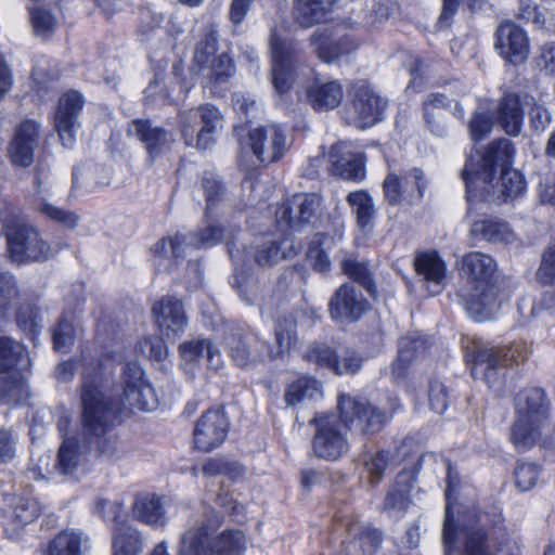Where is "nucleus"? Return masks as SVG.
<instances>
[{
	"mask_svg": "<svg viewBox=\"0 0 555 555\" xmlns=\"http://www.w3.org/2000/svg\"><path fill=\"white\" fill-rule=\"evenodd\" d=\"M208 79V87L216 92L219 85L224 83L234 74V64L227 54L218 55L206 68L202 69Z\"/></svg>",
	"mask_w": 555,
	"mask_h": 555,
	"instance_id": "09e8293b",
	"label": "nucleus"
},
{
	"mask_svg": "<svg viewBox=\"0 0 555 555\" xmlns=\"http://www.w3.org/2000/svg\"><path fill=\"white\" fill-rule=\"evenodd\" d=\"M311 44L319 57L326 63L334 62L358 48L357 42L351 37L334 36L328 30L314 31L311 36Z\"/></svg>",
	"mask_w": 555,
	"mask_h": 555,
	"instance_id": "7c9ffc66",
	"label": "nucleus"
},
{
	"mask_svg": "<svg viewBox=\"0 0 555 555\" xmlns=\"http://www.w3.org/2000/svg\"><path fill=\"white\" fill-rule=\"evenodd\" d=\"M343 269L352 280L365 285L367 292L373 296L374 292L370 285L369 271L365 264L359 263L352 259H346L343 261Z\"/></svg>",
	"mask_w": 555,
	"mask_h": 555,
	"instance_id": "680f3d73",
	"label": "nucleus"
},
{
	"mask_svg": "<svg viewBox=\"0 0 555 555\" xmlns=\"http://www.w3.org/2000/svg\"><path fill=\"white\" fill-rule=\"evenodd\" d=\"M36 206L47 218L61 223L65 228L74 229L78 224L79 218L75 212L54 206L43 197L37 199Z\"/></svg>",
	"mask_w": 555,
	"mask_h": 555,
	"instance_id": "3c124183",
	"label": "nucleus"
},
{
	"mask_svg": "<svg viewBox=\"0 0 555 555\" xmlns=\"http://www.w3.org/2000/svg\"><path fill=\"white\" fill-rule=\"evenodd\" d=\"M498 122L509 135H518L524 122L520 99L515 93H505L498 108Z\"/></svg>",
	"mask_w": 555,
	"mask_h": 555,
	"instance_id": "37998d69",
	"label": "nucleus"
},
{
	"mask_svg": "<svg viewBox=\"0 0 555 555\" xmlns=\"http://www.w3.org/2000/svg\"><path fill=\"white\" fill-rule=\"evenodd\" d=\"M492 128L491 118L483 113L475 114L469 122V130L473 140H482L490 133Z\"/></svg>",
	"mask_w": 555,
	"mask_h": 555,
	"instance_id": "0e129e2a",
	"label": "nucleus"
},
{
	"mask_svg": "<svg viewBox=\"0 0 555 555\" xmlns=\"http://www.w3.org/2000/svg\"><path fill=\"white\" fill-rule=\"evenodd\" d=\"M387 101L382 99L365 81L353 85V100L347 120L360 129H366L383 119Z\"/></svg>",
	"mask_w": 555,
	"mask_h": 555,
	"instance_id": "a211bd4d",
	"label": "nucleus"
},
{
	"mask_svg": "<svg viewBox=\"0 0 555 555\" xmlns=\"http://www.w3.org/2000/svg\"><path fill=\"white\" fill-rule=\"evenodd\" d=\"M40 126L36 120L26 119L16 126L8 153L11 162L28 167L34 162V153L39 145Z\"/></svg>",
	"mask_w": 555,
	"mask_h": 555,
	"instance_id": "b1692460",
	"label": "nucleus"
},
{
	"mask_svg": "<svg viewBox=\"0 0 555 555\" xmlns=\"http://www.w3.org/2000/svg\"><path fill=\"white\" fill-rule=\"evenodd\" d=\"M447 468V489H446V517L451 528V550L450 555H521L520 542L513 537H504L496 545L495 552H489V544L483 526L480 525L483 515L476 508L467 509L459 515L456 526L453 525L452 516V493L459 483V476L451 467L449 462H444ZM446 525H443V531Z\"/></svg>",
	"mask_w": 555,
	"mask_h": 555,
	"instance_id": "7ed1b4c3",
	"label": "nucleus"
},
{
	"mask_svg": "<svg viewBox=\"0 0 555 555\" xmlns=\"http://www.w3.org/2000/svg\"><path fill=\"white\" fill-rule=\"evenodd\" d=\"M539 197L544 204L555 205V170L542 178L539 185Z\"/></svg>",
	"mask_w": 555,
	"mask_h": 555,
	"instance_id": "774afa93",
	"label": "nucleus"
},
{
	"mask_svg": "<svg viewBox=\"0 0 555 555\" xmlns=\"http://www.w3.org/2000/svg\"><path fill=\"white\" fill-rule=\"evenodd\" d=\"M297 253L298 247L288 236H284L280 242L270 240L261 244L257 243L256 246L243 250L230 246L229 254L235 272L231 284L238 289L241 296H244L245 288L248 286L245 268L251 267L253 263L260 267L273 266L279 260L291 258Z\"/></svg>",
	"mask_w": 555,
	"mask_h": 555,
	"instance_id": "9d476101",
	"label": "nucleus"
},
{
	"mask_svg": "<svg viewBox=\"0 0 555 555\" xmlns=\"http://www.w3.org/2000/svg\"><path fill=\"white\" fill-rule=\"evenodd\" d=\"M203 188L206 196V224L197 234L177 233L175 236L159 240L152 247V254L155 259L159 260V264L165 259L178 261L192 246L195 248H208L222 241L223 230L212 220V209L221 194L220 182L210 173L203 178Z\"/></svg>",
	"mask_w": 555,
	"mask_h": 555,
	"instance_id": "39448f33",
	"label": "nucleus"
},
{
	"mask_svg": "<svg viewBox=\"0 0 555 555\" xmlns=\"http://www.w3.org/2000/svg\"><path fill=\"white\" fill-rule=\"evenodd\" d=\"M495 49L507 62L519 65L527 61L530 43L527 33L512 22L500 24L496 29Z\"/></svg>",
	"mask_w": 555,
	"mask_h": 555,
	"instance_id": "5701e85b",
	"label": "nucleus"
},
{
	"mask_svg": "<svg viewBox=\"0 0 555 555\" xmlns=\"http://www.w3.org/2000/svg\"><path fill=\"white\" fill-rule=\"evenodd\" d=\"M517 420L511 439L518 450H527L537 442L545 446L555 428L551 424L545 404L544 391L540 388L526 389L516 398Z\"/></svg>",
	"mask_w": 555,
	"mask_h": 555,
	"instance_id": "0eeeda50",
	"label": "nucleus"
},
{
	"mask_svg": "<svg viewBox=\"0 0 555 555\" xmlns=\"http://www.w3.org/2000/svg\"><path fill=\"white\" fill-rule=\"evenodd\" d=\"M340 421L336 415L315 416L311 423L317 426L312 440L314 454L326 461H336L349 450L346 427L359 426L363 433H374L382 428L388 415L380 412L364 399L341 395L338 401Z\"/></svg>",
	"mask_w": 555,
	"mask_h": 555,
	"instance_id": "f03ea898",
	"label": "nucleus"
},
{
	"mask_svg": "<svg viewBox=\"0 0 555 555\" xmlns=\"http://www.w3.org/2000/svg\"><path fill=\"white\" fill-rule=\"evenodd\" d=\"M427 349V340L422 336L404 337L399 343L398 359L392 364V376L396 380L404 377L408 365L423 357Z\"/></svg>",
	"mask_w": 555,
	"mask_h": 555,
	"instance_id": "a18cd8bd",
	"label": "nucleus"
},
{
	"mask_svg": "<svg viewBox=\"0 0 555 555\" xmlns=\"http://www.w3.org/2000/svg\"><path fill=\"white\" fill-rule=\"evenodd\" d=\"M121 405L128 410L153 411L158 399L151 383L137 362H127L122 371Z\"/></svg>",
	"mask_w": 555,
	"mask_h": 555,
	"instance_id": "dca6fc26",
	"label": "nucleus"
},
{
	"mask_svg": "<svg viewBox=\"0 0 555 555\" xmlns=\"http://www.w3.org/2000/svg\"><path fill=\"white\" fill-rule=\"evenodd\" d=\"M249 144L253 153L264 164L280 160L289 146L284 130L278 125L259 127L250 131Z\"/></svg>",
	"mask_w": 555,
	"mask_h": 555,
	"instance_id": "412c9836",
	"label": "nucleus"
},
{
	"mask_svg": "<svg viewBox=\"0 0 555 555\" xmlns=\"http://www.w3.org/2000/svg\"><path fill=\"white\" fill-rule=\"evenodd\" d=\"M229 422L224 413L219 409L206 411L194 427V444L198 450L209 452L227 438Z\"/></svg>",
	"mask_w": 555,
	"mask_h": 555,
	"instance_id": "4be33fe9",
	"label": "nucleus"
},
{
	"mask_svg": "<svg viewBox=\"0 0 555 555\" xmlns=\"http://www.w3.org/2000/svg\"><path fill=\"white\" fill-rule=\"evenodd\" d=\"M369 309V302L352 284L341 285L330 301V312L335 320H358Z\"/></svg>",
	"mask_w": 555,
	"mask_h": 555,
	"instance_id": "c85d7f7f",
	"label": "nucleus"
},
{
	"mask_svg": "<svg viewBox=\"0 0 555 555\" xmlns=\"http://www.w3.org/2000/svg\"><path fill=\"white\" fill-rule=\"evenodd\" d=\"M346 202L356 218L358 228L364 233H370L374 228L376 217V207L372 195L366 190H357L347 195Z\"/></svg>",
	"mask_w": 555,
	"mask_h": 555,
	"instance_id": "ea45409f",
	"label": "nucleus"
},
{
	"mask_svg": "<svg viewBox=\"0 0 555 555\" xmlns=\"http://www.w3.org/2000/svg\"><path fill=\"white\" fill-rule=\"evenodd\" d=\"M305 358L336 375L356 374L362 365V358L354 350L344 349L338 353L325 344L311 346L306 351Z\"/></svg>",
	"mask_w": 555,
	"mask_h": 555,
	"instance_id": "aec40b11",
	"label": "nucleus"
},
{
	"mask_svg": "<svg viewBox=\"0 0 555 555\" xmlns=\"http://www.w3.org/2000/svg\"><path fill=\"white\" fill-rule=\"evenodd\" d=\"M321 198L318 194H295L280 205L275 211V227L281 232L298 230L305 224L313 223L318 218Z\"/></svg>",
	"mask_w": 555,
	"mask_h": 555,
	"instance_id": "f3484780",
	"label": "nucleus"
},
{
	"mask_svg": "<svg viewBox=\"0 0 555 555\" xmlns=\"http://www.w3.org/2000/svg\"><path fill=\"white\" fill-rule=\"evenodd\" d=\"M88 446L76 438L66 437L60 447L55 469L61 475L78 477L88 469L87 463Z\"/></svg>",
	"mask_w": 555,
	"mask_h": 555,
	"instance_id": "c756f323",
	"label": "nucleus"
},
{
	"mask_svg": "<svg viewBox=\"0 0 555 555\" xmlns=\"http://www.w3.org/2000/svg\"><path fill=\"white\" fill-rule=\"evenodd\" d=\"M515 147L508 139L491 142L485 153L477 159L469 155L462 178L466 186L468 214L472 216L473 205L479 201L500 199L513 202L522 198L527 193L524 175L511 168Z\"/></svg>",
	"mask_w": 555,
	"mask_h": 555,
	"instance_id": "f257e3e1",
	"label": "nucleus"
},
{
	"mask_svg": "<svg viewBox=\"0 0 555 555\" xmlns=\"http://www.w3.org/2000/svg\"><path fill=\"white\" fill-rule=\"evenodd\" d=\"M540 470V466L535 463H518L515 469L516 486L521 491H528L532 489L538 481Z\"/></svg>",
	"mask_w": 555,
	"mask_h": 555,
	"instance_id": "5fc2aeb1",
	"label": "nucleus"
},
{
	"mask_svg": "<svg viewBox=\"0 0 555 555\" xmlns=\"http://www.w3.org/2000/svg\"><path fill=\"white\" fill-rule=\"evenodd\" d=\"M18 298L20 289L14 275L0 272V318L7 317L17 306ZM29 363L26 348L22 344L0 337V374H7L2 379L9 396L24 392L26 385L22 372Z\"/></svg>",
	"mask_w": 555,
	"mask_h": 555,
	"instance_id": "423d86ee",
	"label": "nucleus"
},
{
	"mask_svg": "<svg viewBox=\"0 0 555 555\" xmlns=\"http://www.w3.org/2000/svg\"><path fill=\"white\" fill-rule=\"evenodd\" d=\"M85 106L83 95L76 91L65 92L59 100L54 114V129L62 145L72 149L76 143L77 131L80 127L78 117Z\"/></svg>",
	"mask_w": 555,
	"mask_h": 555,
	"instance_id": "6ab92c4d",
	"label": "nucleus"
},
{
	"mask_svg": "<svg viewBox=\"0 0 555 555\" xmlns=\"http://www.w3.org/2000/svg\"><path fill=\"white\" fill-rule=\"evenodd\" d=\"M30 18L35 33L44 35L51 31L55 25L54 16L47 10L41 8H33L30 10Z\"/></svg>",
	"mask_w": 555,
	"mask_h": 555,
	"instance_id": "052dcab7",
	"label": "nucleus"
},
{
	"mask_svg": "<svg viewBox=\"0 0 555 555\" xmlns=\"http://www.w3.org/2000/svg\"><path fill=\"white\" fill-rule=\"evenodd\" d=\"M93 513L105 522H112L115 526L113 555H138L141 552L143 542L140 532L124 522L122 502L98 499L93 506Z\"/></svg>",
	"mask_w": 555,
	"mask_h": 555,
	"instance_id": "4468645a",
	"label": "nucleus"
},
{
	"mask_svg": "<svg viewBox=\"0 0 555 555\" xmlns=\"http://www.w3.org/2000/svg\"><path fill=\"white\" fill-rule=\"evenodd\" d=\"M307 98L315 111H328L337 107L344 98L339 81L321 82L318 79L307 90Z\"/></svg>",
	"mask_w": 555,
	"mask_h": 555,
	"instance_id": "a19ab883",
	"label": "nucleus"
},
{
	"mask_svg": "<svg viewBox=\"0 0 555 555\" xmlns=\"http://www.w3.org/2000/svg\"><path fill=\"white\" fill-rule=\"evenodd\" d=\"M90 547L87 534L80 530L67 529L51 540L48 555H86Z\"/></svg>",
	"mask_w": 555,
	"mask_h": 555,
	"instance_id": "79ce46f5",
	"label": "nucleus"
},
{
	"mask_svg": "<svg viewBox=\"0 0 555 555\" xmlns=\"http://www.w3.org/2000/svg\"><path fill=\"white\" fill-rule=\"evenodd\" d=\"M247 539L241 530H224L215 534L214 528L201 522L180 537L178 555H244Z\"/></svg>",
	"mask_w": 555,
	"mask_h": 555,
	"instance_id": "1a4fd4ad",
	"label": "nucleus"
},
{
	"mask_svg": "<svg viewBox=\"0 0 555 555\" xmlns=\"http://www.w3.org/2000/svg\"><path fill=\"white\" fill-rule=\"evenodd\" d=\"M365 468L371 475L372 482L380 479L383 472L388 464V452H378L364 461Z\"/></svg>",
	"mask_w": 555,
	"mask_h": 555,
	"instance_id": "69168bd1",
	"label": "nucleus"
},
{
	"mask_svg": "<svg viewBox=\"0 0 555 555\" xmlns=\"http://www.w3.org/2000/svg\"><path fill=\"white\" fill-rule=\"evenodd\" d=\"M224 346L230 358L238 366H254L267 360V344L255 335L243 336L240 332H231L224 338Z\"/></svg>",
	"mask_w": 555,
	"mask_h": 555,
	"instance_id": "393cba45",
	"label": "nucleus"
},
{
	"mask_svg": "<svg viewBox=\"0 0 555 555\" xmlns=\"http://www.w3.org/2000/svg\"><path fill=\"white\" fill-rule=\"evenodd\" d=\"M127 134L144 144L151 160L167 153L175 142L171 132L159 127H153L149 120L143 119L131 121L128 125Z\"/></svg>",
	"mask_w": 555,
	"mask_h": 555,
	"instance_id": "cd10ccee",
	"label": "nucleus"
},
{
	"mask_svg": "<svg viewBox=\"0 0 555 555\" xmlns=\"http://www.w3.org/2000/svg\"><path fill=\"white\" fill-rule=\"evenodd\" d=\"M462 270L467 276V286L460 292V297L468 315L478 322L493 318L503 301L492 283L495 260L488 254L470 251L462 258Z\"/></svg>",
	"mask_w": 555,
	"mask_h": 555,
	"instance_id": "20e7f679",
	"label": "nucleus"
},
{
	"mask_svg": "<svg viewBox=\"0 0 555 555\" xmlns=\"http://www.w3.org/2000/svg\"><path fill=\"white\" fill-rule=\"evenodd\" d=\"M31 75L38 91L48 90L49 85L57 78L59 70L50 69V61L42 56L35 62Z\"/></svg>",
	"mask_w": 555,
	"mask_h": 555,
	"instance_id": "4d7b16f0",
	"label": "nucleus"
},
{
	"mask_svg": "<svg viewBox=\"0 0 555 555\" xmlns=\"http://www.w3.org/2000/svg\"><path fill=\"white\" fill-rule=\"evenodd\" d=\"M179 352L186 363L205 362L215 371L220 370L223 364L220 350L207 338L186 340L179 346Z\"/></svg>",
	"mask_w": 555,
	"mask_h": 555,
	"instance_id": "4c0bfd02",
	"label": "nucleus"
},
{
	"mask_svg": "<svg viewBox=\"0 0 555 555\" xmlns=\"http://www.w3.org/2000/svg\"><path fill=\"white\" fill-rule=\"evenodd\" d=\"M116 410L103 392L85 390L82 397V435L88 450L94 449L107 459L117 452V437L111 425Z\"/></svg>",
	"mask_w": 555,
	"mask_h": 555,
	"instance_id": "6e6552de",
	"label": "nucleus"
},
{
	"mask_svg": "<svg viewBox=\"0 0 555 555\" xmlns=\"http://www.w3.org/2000/svg\"><path fill=\"white\" fill-rule=\"evenodd\" d=\"M452 100L443 93L437 92L427 95L423 103L424 118L428 129L436 135H443L444 126L441 124V112L446 109Z\"/></svg>",
	"mask_w": 555,
	"mask_h": 555,
	"instance_id": "49530a36",
	"label": "nucleus"
},
{
	"mask_svg": "<svg viewBox=\"0 0 555 555\" xmlns=\"http://www.w3.org/2000/svg\"><path fill=\"white\" fill-rule=\"evenodd\" d=\"M415 270L427 284L428 294L438 295L446 284L447 267L436 251H426L416 256Z\"/></svg>",
	"mask_w": 555,
	"mask_h": 555,
	"instance_id": "473e14b6",
	"label": "nucleus"
},
{
	"mask_svg": "<svg viewBox=\"0 0 555 555\" xmlns=\"http://www.w3.org/2000/svg\"><path fill=\"white\" fill-rule=\"evenodd\" d=\"M530 126L533 130L541 132L546 129L551 122L548 111L541 104L533 103L529 111Z\"/></svg>",
	"mask_w": 555,
	"mask_h": 555,
	"instance_id": "338daca9",
	"label": "nucleus"
},
{
	"mask_svg": "<svg viewBox=\"0 0 555 555\" xmlns=\"http://www.w3.org/2000/svg\"><path fill=\"white\" fill-rule=\"evenodd\" d=\"M413 188L416 189L417 196L423 197L426 182L423 172L417 168H413L402 179L389 173L384 181L385 197L390 204L399 203L402 193H412Z\"/></svg>",
	"mask_w": 555,
	"mask_h": 555,
	"instance_id": "58836bf2",
	"label": "nucleus"
},
{
	"mask_svg": "<svg viewBox=\"0 0 555 555\" xmlns=\"http://www.w3.org/2000/svg\"><path fill=\"white\" fill-rule=\"evenodd\" d=\"M40 514L39 503L28 496H14L11 506L5 514V532L10 538H15L17 531L31 524Z\"/></svg>",
	"mask_w": 555,
	"mask_h": 555,
	"instance_id": "e433bc0d",
	"label": "nucleus"
},
{
	"mask_svg": "<svg viewBox=\"0 0 555 555\" xmlns=\"http://www.w3.org/2000/svg\"><path fill=\"white\" fill-rule=\"evenodd\" d=\"M2 231L7 237L8 257L17 264L44 261L53 255L51 246L41 238L39 232L17 218L9 219L0 212Z\"/></svg>",
	"mask_w": 555,
	"mask_h": 555,
	"instance_id": "9b49d317",
	"label": "nucleus"
},
{
	"mask_svg": "<svg viewBox=\"0 0 555 555\" xmlns=\"http://www.w3.org/2000/svg\"><path fill=\"white\" fill-rule=\"evenodd\" d=\"M78 370L81 371L83 379L81 398L83 397L85 390H89L94 395H96V392H102L100 386V364L92 359L83 358L79 360H69L62 362L57 366L55 375L57 379L67 382L72 379L74 373Z\"/></svg>",
	"mask_w": 555,
	"mask_h": 555,
	"instance_id": "2f4dec72",
	"label": "nucleus"
},
{
	"mask_svg": "<svg viewBox=\"0 0 555 555\" xmlns=\"http://www.w3.org/2000/svg\"><path fill=\"white\" fill-rule=\"evenodd\" d=\"M430 408L437 414H442L448 408V395L446 387L440 382H431L429 385Z\"/></svg>",
	"mask_w": 555,
	"mask_h": 555,
	"instance_id": "e2e57ef3",
	"label": "nucleus"
},
{
	"mask_svg": "<svg viewBox=\"0 0 555 555\" xmlns=\"http://www.w3.org/2000/svg\"><path fill=\"white\" fill-rule=\"evenodd\" d=\"M278 349L274 351L267 345L264 349L267 359H274L288 351L295 341V325L293 322L279 323L275 327Z\"/></svg>",
	"mask_w": 555,
	"mask_h": 555,
	"instance_id": "603ef678",
	"label": "nucleus"
},
{
	"mask_svg": "<svg viewBox=\"0 0 555 555\" xmlns=\"http://www.w3.org/2000/svg\"><path fill=\"white\" fill-rule=\"evenodd\" d=\"M409 488V485H404L399 489H395L388 492L384 502V508L392 517L401 516L403 512L408 508L410 503Z\"/></svg>",
	"mask_w": 555,
	"mask_h": 555,
	"instance_id": "864d4df0",
	"label": "nucleus"
},
{
	"mask_svg": "<svg viewBox=\"0 0 555 555\" xmlns=\"http://www.w3.org/2000/svg\"><path fill=\"white\" fill-rule=\"evenodd\" d=\"M537 279L542 284L555 283V242L544 253L541 264L537 271ZM542 311L555 315V291L544 292L532 305L530 314L538 317Z\"/></svg>",
	"mask_w": 555,
	"mask_h": 555,
	"instance_id": "f704fd0d",
	"label": "nucleus"
},
{
	"mask_svg": "<svg viewBox=\"0 0 555 555\" xmlns=\"http://www.w3.org/2000/svg\"><path fill=\"white\" fill-rule=\"evenodd\" d=\"M223 122V115L217 106L202 104L180 115L181 135L188 146L208 150L215 144Z\"/></svg>",
	"mask_w": 555,
	"mask_h": 555,
	"instance_id": "ddd939ff",
	"label": "nucleus"
},
{
	"mask_svg": "<svg viewBox=\"0 0 555 555\" xmlns=\"http://www.w3.org/2000/svg\"><path fill=\"white\" fill-rule=\"evenodd\" d=\"M165 508L160 498L152 494H143L135 498L132 506L134 519L152 527L166 525Z\"/></svg>",
	"mask_w": 555,
	"mask_h": 555,
	"instance_id": "c03bdc74",
	"label": "nucleus"
},
{
	"mask_svg": "<svg viewBox=\"0 0 555 555\" xmlns=\"http://www.w3.org/2000/svg\"><path fill=\"white\" fill-rule=\"evenodd\" d=\"M340 0H294L293 16L301 27L327 22Z\"/></svg>",
	"mask_w": 555,
	"mask_h": 555,
	"instance_id": "c9c22d12",
	"label": "nucleus"
},
{
	"mask_svg": "<svg viewBox=\"0 0 555 555\" xmlns=\"http://www.w3.org/2000/svg\"><path fill=\"white\" fill-rule=\"evenodd\" d=\"M154 321L164 336L177 337L188 326V318L182 302L171 296L163 297L152 307Z\"/></svg>",
	"mask_w": 555,
	"mask_h": 555,
	"instance_id": "bb28decb",
	"label": "nucleus"
},
{
	"mask_svg": "<svg viewBox=\"0 0 555 555\" xmlns=\"http://www.w3.org/2000/svg\"><path fill=\"white\" fill-rule=\"evenodd\" d=\"M322 396L320 382L315 378L304 376L287 387L285 402L287 405L294 406L306 400H318Z\"/></svg>",
	"mask_w": 555,
	"mask_h": 555,
	"instance_id": "de8ad7c7",
	"label": "nucleus"
},
{
	"mask_svg": "<svg viewBox=\"0 0 555 555\" xmlns=\"http://www.w3.org/2000/svg\"><path fill=\"white\" fill-rule=\"evenodd\" d=\"M332 172L345 180L361 182L365 178V157L349 142H339L331 149Z\"/></svg>",
	"mask_w": 555,
	"mask_h": 555,
	"instance_id": "a878e982",
	"label": "nucleus"
},
{
	"mask_svg": "<svg viewBox=\"0 0 555 555\" xmlns=\"http://www.w3.org/2000/svg\"><path fill=\"white\" fill-rule=\"evenodd\" d=\"M74 343V326L62 318L53 331L54 349L57 352H67Z\"/></svg>",
	"mask_w": 555,
	"mask_h": 555,
	"instance_id": "13d9d810",
	"label": "nucleus"
},
{
	"mask_svg": "<svg viewBox=\"0 0 555 555\" xmlns=\"http://www.w3.org/2000/svg\"><path fill=\"white\" fill-rule=\"evenodd\" d=\"M137 351L143 357L156 362L164 361L168 356L165 343L157 336L145 337L139 343Z\"/></svg>",
	"mask_w": 555,
	"mask_h": 555,
	"instance_id": "6e6d98bb",
	"label": "nucleus"
},
{
	"mask_svg": "<svg viewBox=\"0 0 555 555\" xmlns=\"http://www.w3.org/2000/svg\"><path fill=\"white\" fill-rule=\"evenodd\" d=\"M469 233L476 240L494 244H512L517 240V235L511 225L498 217L473 220Z\"/></svg>",
	"mask_w": 555,
	"mask_h": 555,
	"instance_id": "72a5a7b5",
	"label": "nucleus"
},
{
	"mask_svg": "<svg viewBox=\"0 0 555 555\" xmlns=\"http://www.w3.org/2000/svg\"><path fill=\"white\" fill-rule=\"evenodd\" d=\"M218 47L217 33L214 29H207L201 41L196 44L194 53V68L197 73L206 68L215 59Z\"/></svg>",
	"mask_w": 555,
	"mask_h": 555,
	"instance_id": "8fccbe9b",
	"label": "nucleus"
},
{
	"mask_svg": "<svg viewBox=\"0 0 555 555\" xmlns=\"http://www.w3.org/2000/svg\"><path fill=\"white\" fill-rule=\"evenodd\" d=\"M271 81L274 90L286 94L295 81V63L299 53L298 43L280 36L276 29L271 31Z\"/></svg>",
	"mask_w": 555,
	"mask_h": 555,
	"instance_id": "2eb2a0df",
	"label": "nucleus"
},
{
	"mask_svg": "<svg viewBox=\"0 0 555 555\" xmlns=\"http://www.w3.org/2000/svg\"><path fill=\"white\" fill-rule=\"evenodd\" d=\"M535 63L545 75L555 77V41L545 42L539 48Z\"/></svg>",
	"mask_w": 555,
	"mask_h": 555,
	"instance_id": "bf43d9fd",
	"label": "nucleus"
},
{
	"mask_svg": "<svg viewBox=\"0 0 555 555\" xmlns=\"http://www.w3.org/2000/svg\"><path fill=\"white\" fill-rule=\"evenodd\" d=\"M529 349L525 341H516L511 346H478L473 351L472 374L482 378L492 387L503 375L505 367L518 364L528 358Z\"/></svg>",
	"mask_w": 555,
	"mask_h": 555,
	"instance_id": "f8f14e48",
	"label": "nucleus"
}]
</instances>
